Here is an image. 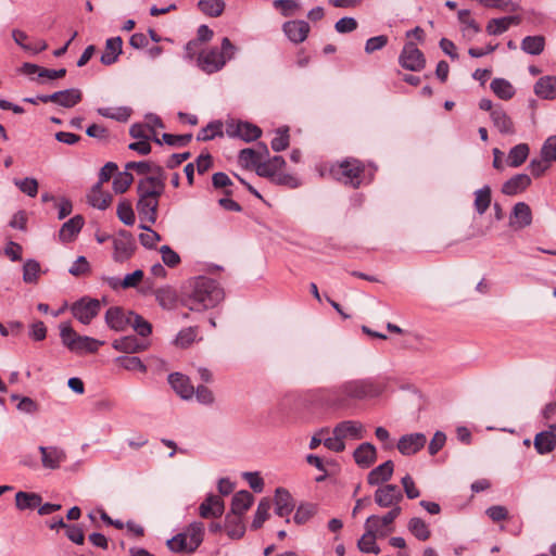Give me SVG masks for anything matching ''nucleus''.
Segmentation results:
<instances>
[{
    "label": "nucleus",
    "instance_id": "11",
    "mask_svg": "<svg viewBox=\"0 0 556 556\" xmlns=\"http://www.w3.org/2000/svg\"><path fill=\"white\" fill-rule=\"evenodd\" d=\"M135 249L136 243L132 237L127 231H121L113 239V260L117 263H124L132 256Z\"/></svg>",
    "mask_w": 556,
    "mask_h": 556
},
{
    "label": "nucleus",
    "instance_id": "27",
    "mask_svg": "<svg viewBox=\"0 0 556 556\" xmlns=\"http://www.w3.org/2000/svg\"><path fill=\"white\" fill-rule=\"evenodd\" d=\"M394 470L392 460H387L374 468L367 476V482L370 485H378L391 479Z\"/></svg>",
    "mask_w": 556,
    "mask_h": 556
},
{
    "label": "nucleus",
    "instance_id": "6",
    "mask_svg": "<svg viewBox=\"0 0 556 556\" xmlns=\"http://www.w3.org/2000/svg\"><path fill=\"white\" fill-rule=\"evenodd\" d=\"M165 189L164 170L161 166H155V175L147 176L138 181V197L160 198Z\"/></svg>",
    "mask_w": 556,
    "mask_h": 556
},
{
    "label": "nucleus",
    "instance_id": "14",
    "mask_svg": "<svg viewBox=\"0 0 556 556\" xmlns=\"http://www.w3.org/2000/svg\"><path fill=\"white\" fill-rule=\"evenodd\" d=\"M427 438L424 433L402 435L397 442V450L402 455H414L425 447Z\"/></svg>",
    "mask_w": 556,
    "mask_h": 556
},
{
    "label": "nucleus",
    "instance_id": "30",
    "mask_svg": "<svg viewBox=\"0 0 556 556\" xmlns=\"http://www.w3.org/2000/svg\"><path fill=\"white\" fill-rule=\"evenodd\" d=\"M275 511L280 517H287L294 508L291 494L286 489H277L275 493Z\"/></svg>",
    "mask_w": 556,
    "mask_h": 556
},
{
    "label": "nucleus",
    "instance_id": "17",
    "mask_svg": "<svg viewBox=\"0 0 556 556\" xmlns=\"http://www.w3.org/2000/svg\"><path fill=\"white\" fill-rule=\"evenodd\" d=\"M225 510L224 501L220 496L208 494L199 506V515L204 518H219Z\"/></svg>",
    "mask_w": 556,
    "mask_h": 556
},
{
    "label": "nucleus",
    "instance_id": "28",
    "mask_svg": "<svg viewBox=\"0 0 556 556\" xmlns=\"http://www.w3.org/2000/svg\"><path fill=\"white\" fill-rule=\"evenodd\" d=\"M520 22L521 17L518 15L492 18L489 21L485 29L489 35L497 36L505 33L510 26L519 25Z\"/></svg>",
    "mask_w": 556,
    "mask_h": 556
},
{
    "label": "nucleus",
    "instance_id": "7",
    "mask_svg": "<svg viewBox=\"0 0 556 556\" xmlns=\"http://www.w3.org/2000/svg\"><path fill=\"white\" fill-rule=\"evenodd\" d=\"M401 507L395 506L382 517L371 515L367 518L364 527L375 530L380 534V538H386L394 531L393 522L401 515Z\"/></svg>",
    "mask_w": 556,
    "mask_h": 556
},
{
    "label": "nucleus",
    "instance_id": "2",
    "mask_svg": "<svg viewBox=\"0 0 556 556\" xmlns=\"http://www.w3.org/2000/svg\"><path fill=\"white\" fill-rule=\"evenodd\" d=\"M225 293L217 281L207 277H198L189 292L181 299L182 305L190 311L203 312L213 308L224 300Z\"/></svg>",
    "mask_w": 556,
    "mask_h": 556
},
{
    "label": "nucleus",
    "instance_id": "44",
    "mask_svg": "<svg viewBox=\"0 0 556 556\" xmlns=\"http://www.w3.org/2000/svg\"><path fill=\"white\" fill-rule=\"evenodd\" d=\"M144 273L137 269L131 274H127L122 280L111 278L110 286L113 288L121 287L123 289L136 288L143 279Z\"/></svg>",
    "mask_w": 556,
    "mask_h": 556
},
{
    "label": "nucleus",
    "instance_id": "47",
    "mask_svg": "<svg viewBox=\"0 0 556 556\" xmlns=\"http://www.w3.org/2000/svg\"><path fill=\"white\" fill-rule=\"evenodd\" d=\"M491 188L484 186L475 192V210L479 215H483L491 204Z\"/></svg>",
    "mask_w": 556,
    "mask_h": 556
},
{
    "label": "nucleus",
    "instance_id": "55",
    "mask_svg": "<svg viewBox=\"0 0 556 556\" xmlns=\"http://www.w3.org/2000/svg\"><path fill=\"white\" fill-rule=\"evenodd\" d=\"M121 367L129 371H140L146 372L147 366L137 356H121L115 361Z\"/></svg>",
    "mask_w": 556,
    "mask_h": 556
},
{
    "label": "nucleus",
    "instance_id": "18",
    "mask_svg": "<svg viewBox=\"0 0 556 556\" xmlns=\"http://www.w3.org/2000/svg\"><path fill=\"white\" fill-rule=\"evenodd\" d=\"M130 313L118 306L110 307L105 313V323L115 331H124L130 325Z\"/></svg>",
    "mask_w": 556,
    "mask_h": 556
},
{
    "label": "nucleus",
    "instance_id": "24",
    "mask_svg": "<svg viewBox=\"0 0 556 556\" xmlns=\"http://www.w3.org/2000/svg\"><path fill=\"white\" fill-rule=\"evenodd\" d=\"M85 224L81 215H76L65 222L59 232L60 240L62 242H71L79 233Z\"/></svg>",
    "mask_w": 556,
    "mask_h": 556
},
{
    "label": "nucleus",
    "instance_id": "53",
    "mask_svg": "<svg viewBox=\"0 0 556 556\" xmlns=\"http://www.w3.org/2000/svg\"><path fill=\"white\" fill-rule=\"evenodd\" d=\"M218 136H223V124L220 122L216 121V122H211L205 127H203L199 131L197 139L199 141H207V140H212Z\"/></svg>",
    "mask_w": 556,
    "mask_h": 556
},
{
    "label": "nucleus",
    "instance_id": "4",
    "mask_svg": "<svg viewBox=\"0 0 556 556\" xmlns=\"http://www.w3.org/2000/svg\"><path fill=\"white\" fill-rule=\"evenodd\" d=\"M364 172V164L356 159H346L330 167V174L336 180L353 188L362 185Z\"/></svg>",
    "mask_w": 556,
    "mask_h": 556
},
{
    "label": "nucleus",
    "instance_id": "16",
    "mask_svg": "<svg viewBox=\"0 0 556 556\" xmlns=\"http://www.w3.org/2000/svg\"><path fill=\"white\" fill-rule=\"evenodd\" d=\"M159 199L152 197H138L137 211L142 222L150 225L155 224L157 219Z\"/></svg>",
    "mask_w": 556,
    "mask_h": 556
},
{
    "label": "nucleus",
    "instance_id": "64",
    "mask_svg": "<svg viewBox=\"0 0 556 556\" xmlns=\"http://www.w3.org/2000/svg\"><path fill=\"white\" fill-rule=\"evenodd\" d=\"M541 156L545 161L555 162L556 161V136H551L544 142L541 149Z\"/></svg>",
    "mask_w": 556,
    "mask_h": 556
},
{
    "label": "nucleus",
    "instance_id": "15",
    "mask_svg": "<svg viewBox=\"0 0 556 556\" xmlns=\"http://www.w3.org/2000/svg\"><path fill=\"white\" fill-rule=\"evenodd\" d=\"M332 433L339 434L343 441L346 439L361 440L365 437V428L361 421L344 420L333 428Z\"/></svg>",
    "mask_w": 556,
    "mask_h": 556
},
{
    "label": "nucleus",
    "instance_id": "25",
    "mask_svg": "<svg viewBox=\"0 0 556 556\" xmlns=\"http://www.w3.org/2000/svg\"><path fill=\"white\" fill-rule=\"evenodd\" d=\"M355 463L362 468H369L377 459L376 447L371 443H362L354 451Z\"/></svg>",
    "mask_w": 556,
    "mask_h": 556
},
{
    "label": "nucleus",
    "instance_id": "32",
    "mask_svg": "<svg viewBox=\"0 0 556 556\" xmlns=\"http://www.w3.org/2000/svg\"><path fill=\"white\" fill-rule=\"evenodd\" d=\"M380 534L370 528H365V533L357 541V547L362 553L378 555L381 549L377 545L376 540Z\"/></svg>",
    "mask_w": 556,
    "mask_h": 556
},
{
    "label": "nucleus",
    "instance_id": "42",
    "mask_svg": "<svg viewBox=\"0 0 556 556\" xmlns=\"http://www.w3.org/2000/svg\"><path fill=\"white\" fill-rule=\"evenodd\" d=\"M545 38L541 35L527 36L521 41V50L531 55H539L544 51Z\"/></svg>",
    "mask_w": 556,
    "mask_h": 556
},
{
    "label": "nucleus",
    "instance_id": "61",
    "mask_svg": "<svg viewBox=\"0 0 556 556\" xmlns=\"http://www.w3.org/2000/svg\"><path fill=\"white\" fill-rule=\"evenodd\" d=\"M317 511V507L314 504H302L298 507L294 514V521L298 525L307 522Z\"/></svg>",
    "mask_w": 556,
    "mask_h": 556
},
{
    "label": "nucleus",
    "instance_id": "23",
    "mask_svg": "<svg viewBox=\"0 0 556 556\" xmlns=\"http://www.w3.org/2000/svg\"><path fill=\"white\" fill-rule=\"evenodd\" d=\"M548 431L539 432L534 437V448L540 455L548 454L556 447V430L552 429Z\"/></svg>",
    "mask_w": 556,
    "mask_h": 556
},
{
    "label": "nucleus",
    "instance_id": "41",
    "mask_svg": "<svg viewBox=\"0 0 556 556\" xmlns=\"http://www.w3.org/2000/svg\"><path fill=\"white\" fill-rule=\"evenodd\" d=\"M286 162L282 156H274L267 161L261 162L257 166V174L262 177H273L277 172L282 169Z\"/></svg>",
    "mask_w": 556,
    "mask_h": 556
},
{
    "label": "nucleus",
    "instance_id": "37",
    "mask_svg": "<svg viewBox=\"0 0 556 556\" xmlns=\"http://www.w3.org/2000/svg\"><path fill=\"white\" fill-rule=\"evenodd\" d=\"M122 38L113 37L106 40L105 49L101 55V62L104 65H111L117 61L118 55L122 53Z\"/></svg>",
    "mask_w": 556,
    "mask_h": 556
},
{
    "label": "nucleus",
    "instance_id": "51",
    "mask_svg": "<svg viewBox=\"0 0 556 556\" xmlns=\"http://www.w3.org/2000/svg\"><path fill=\"white\" fill-rule=\"evenodd\" d=\"M262 162V154L255 149H242L239 153V163L244 167H256Z\"/></svg>",
    "mask_w": 556,
    "mask_h": 556
},
{
    "label": "nucleus",
    "instance_id": "60",
    "mask_svg": "<svg viewBox=\"0 0 556 556\" xmlns=\"http://www.w3.org/2000/svg\"><path fill=\"white\" fill-rule=\"evenodd\" d=\"M273 7L285 17L294 15L300 9L299 0H274Z\"/></svg>",
    "mask_w": 556,
    "mask_h": 556
},
{
    "label": "nucleus",
    "instance_id": "54",
    "mask_svg": "<svg viewBox=\"0 0 556 556\" xmlns=\"http://www.w3.org/2000/svg\"><path fill=\"white\" fill-rule=\"evenodd\" d=\"M116 214L119 220L125 225L132 226L135 224L136 217L132 210V205L129 201H121L117 205Z\"/></svg>",
    "mask_w": 556,
    "mask_h": 556
},
{
    "label": "nucleus",
    "instance_id": "9",
    "mask_svg": "<svg viewBox=\"0 0 556 556\" xmlns=\"http://www.w3.org/2000/svg\"><path fill=\"white\" fill-rule=\"evenodd\" d=\"M226 134L231 138H240L247 142L256 140L261 137L262 130L258 126L248 122H230L226 125Z\"/></svg>",
    "mask_w": 556,
    "mask_h": 556
},
{
    "label": "nucleus",
    "instance_id": "52",
    "mask_svg": "<svg viewBox=\"0 0 556 556\" xmlns=\"http://www.w3.org/2000/svg\"><path fill=\"white\" fill-rule=\"evenodd\" d=\"M269 509H270V501L268 498H263L257 505V509L254 516V519L252 521V529H260L263 523L267 520L269 516Z\"/></svg>",
    "mask_w": 556,
    "mask_h": 556
},
{
    "label": "nucleus",
    "instance_id": "33",
    "mask_svg": "<svg viewBox=\"0 0 556 556\" xmlns=\"http://www.w3.org/2000/svg\"><path fill=\"white\" fill-rule=\"evenodd\" d=\"M253 500V495L249 491L237 492L232 497L229 514L242 517L251 507Z\"/></svg>",
    "mask_w": 556,
    "mask_h": 556
},
{
    "label": "nucleus",
    "instance_id": "34",
    "mask_svg": "<svg viewBox=\"0 0 556 556\" xmlns=\"http://www.w3.org/2000/svg\"><path fill=\"white\" fill-rule=\"evenodd\" d=\"M534 92L542 99H556V77H541L534 85Z\"/></svg>",
    "mask_w": 556,
    "mask_h": 556
},
{
    "label": "nucleus",
    "instance_id": "45",
    "mask_svg": "<svg viewBox=\"0 0 556 556\" xmlns=\"http://www.w3.org/2000/svg\"><path fill=\"white\" fill-rule=\"evenodd\" d=\"M529 146L527 143H519L510 149L507 156V164L510 167H519L525 163L529 155Z\"/></svg>",
    "mask_w": 556,
    "mask_h": 556
},
{
    "label": "nucleus",
    "instance_id": "50",
    "mask_svg": "<svg viewBox=\"0 0 556 556\" xmlns=\"http://www.w3.org/2000/svg\"><path fill=\"white\" fill-rule=\"evenodd\" d=\"M458 20L463 25V31L465 35L473 36L481 30L480 26L471 17L470 11L468 10H460L458 12Z\"/></svg>",
    "mask_w": 556,
    "mask_h": 556
},
{
    "label": "nucleus",
    "instance_id": "48",
    "mask_svg": "<svg viewBox=\"0 0 556 556\" xmlns=\"http://www.w3.org/2000/svg\"><path fill=\"white\" fill-rule=\"evenodd\" d=\"M97 112L106 118H112L118 122H126L131 114V110L126 106L122 108H99Z\"/></svg>",
    "mask_w": 556,
    "mask_h": 556
},
{
    "label": "nucleus",
    "instance_id": "1",
    "mask_svg": "<svg viewBox=\"0 0 556 556\" xmlns=\"http://www.w3.org/2000/svg\"><path fill=\"white\" fill-rule=\"evenodd\" d=\"M387 388V378L352 379L333 389L320 391L318 400L323 405L332 409H349L355 407L358 402L380 397Z\"/></svg>",
    "mask_w": 556,
    "mask_h": 556
},
{
    "label": "nucleus",
    "instance_id": "20",
    "mask_svg": "<svg viewBox=\"0 0 556 556\" xmlns=\"http://www.w3.org/2000/svg\"><path fill=\"white\" fill-rule=\"evenodd\" d=\"M168 382L181 399L189 400L194 395V388L187 376L179 372L170 374Z\"/></svg>",
    "mask_w": 556,
    "mask_h": 556
},
{
    "label": "nucleus",
    "instance_id": "63",
    "mask_svg": "<svg viewBox=\"0 0 556 556\" xmlns=\"http://www.w3.org/2000/svg\"><path fill=\"white\" fill-rule=\"evenodd\" d=\"M40 273V265L37 261L28 260L24 264L23 279L27 283H34L37 281Z\"/></svg>",
    "mask_w": 556,
    "mask_h": 556
},
{
    "label": "nucleus",
    "instance_id": "39",
    "mask_svg": "<svg viewBox=\"0 0 556 556\" xmlns=\"http://www.w3.org/2000/svg\"><path fill=\"white\" fill-rule=\"evenodd\" d=\"M225 530L230 539H240L245 532L242 517L227 514L225 518Z\"/></svg>",
    "mask_w": 556,
    "mask_h": 556
},
{
    "label": "nucleus",
    "instance_id": "21",
    "mask_svg": "<svg viewBox=\"0 0 556 556\" xmlns=\"http://www.w3.org/2000/svg\"><path fill=\"white\" fill-rule=\"evenodd\" d=\"M532 223V212L530 206L525 202H518L513 208L510 217V226L514 229H522Z\"/></svg>",
    "mask_w": 556,
    "mask_h": 556
},
{
    "label": "nucleus",
    "instance_id": "57",
    "mask_svg": "<svg viewBox=\"0 0 556 556\" xmlns=\"http://www.w3.org/2000/svg\"><path fill=\"white\" fill-rule=\"evenodd\" d=\"M132 181L134 177L127 172V169L125 172L117 173L113 178V190L115 193H124L131 186Z\"/></svg>",
    "mask_w": 556,
    "mask_h": 556
},
{
    "label": "nucleus",
    "instance_id": "38",
    "mask_svg": "<svg viewBox=\"0 0 556 556\" xmlns=\"http://www.w3.org/2000/svg\"><path fill=\"white\" fill-rule=\"evenodd\" d=\"M190 543V551L194 552L203 542L204 539V525L200 521L190 523L184 531Z\"/></svg>",
    "mask_w": 556,
    "mask_h": 556
},
{
    "label": "nucleus",
    "instance_id": "36",
    "mask_svg": "<svg viewBox=\"0 0 556 556\" xmlns=\"http://www.w3.org/2000/svg\"><path fill=\"white\" fill-rule=\"evenodd\" d=\"M55 104L71 109L78 104L83 99V93L77 88L65 89L55 92Z\"/></svg>",
    "mask_w": 556,
    "mask_h": 556
},
{
    "label": "nucleus",
    "instance_id": "12",
    "mask_svg": "<svg viewBox=\"0 0 556 556\" xmlns=\"http://www.w3.org/2000/svg\"><path fill=\"white\" fill-rule=\"evenodd\" d=\"M403 494L397 485L384 484L375 492V502L380 507H392L399 506L397 504L402 501Z\"/></svg>",
    "mask_w": 556,
    "mask_h": 556
},
{
    "label": "nucleus",
    "instance_id": "43",
    "mask_svg": "<svg viewBox=\"0 0 556 556\" xmlns=\"http://www.w3.org/2000/svg\"><path fill=\"white\" fill-rule=\"evenodd\" d=\"M490 88L502 100H510L516 92L514 86L504 78H494Z\"/></svg>",
    "mask_w": 556,
    "mask_h": 556
},
{
    "label": "nucleus",
    "instance_id": "13",
    "mask_svg": "<svg viewBox=\"0 0 556 556\" xmlns=\"http://www.w3.org/2000/svg\"><path fill=\"white\" fill-rule=\"evenodd\" d=\"M41 464L45 468L55 470L66 460V452L59 446H39Z\"/></svg>",
    "mask_w": 556,
    "mask_h": 556
},
{
    "label": "nucleus",
    "instance_id": "35",
    "mask_svg": "<svg viewBox=\"0 0 556 556\" xmlns=\"http://www.w3.org/2000/svg\"><path fill=\"white\" fill-rule=\"evenodd\" d=\"M155 299L159 305L164 309H174L178 302V294L176 290L169 286L162 287L155 290Z\"/></svg>",
    "mask_w": 556,
    "mask_h": 556
},
{
    "label": "nucleus",
    "instance_id": "26",
    "mask_svg": "<svg viewBox=\"0 0 556 556\" xmlns=\"http://www.w3.org/2000/svg\"><path fill=\"white\" fill-rule=\"evenodd\" d=\"M531 185V178L526 174H517L504 182L502 192L506 195H516Z\"/></svg>",
    "mask_w": 556,
    "mask_h": 556
},
{
    "label": "nucleus",
    "instance_id": "10",
    "mask_svg": "<svg viewBox=\"0 0 556 556\" xmlns=\"http://www.w3.org/2000/svg\"><path fill=\"white\" fill-rule=\"evenodd\" d=\"M100 306L98 300L84 298L75 302L71 311L77 320L84 325H88L99 314Z\"/></svg>",
    "mask_w": 556,
    "mask_h": 556
},
{
    "label": "nucleus",
    "instance_id": "29",
    "mask_svg": "<svg viewBox=\"0 0 556 556\" xmlns=\"http://www.w3.org/2000/svg\"><path fill=\"white\" fill-rule=\"evenodd\" d=\"M491 119L500 132L505 135L515 132L514 123L503 108L495 106L491 112Z\"/></svg>",
    "mask_w": 556,
    "mask_h": 556
},
{
    "label": "nucleus",
    "instance_id": "62",
    "mask_svg": "<svg viewBox=\"0 0 556 556\" xmlns=\"http://www.w3.org/2000/svg\"><path fill=\"white\" fill-rule=\"evenodd\" d=\"M14 185L28 197L35 198L38 193V181L35 178L14 179Z\"/></svg>",
    "mask_w": 556,
    "mask_h": 556
},
{
    "label": "nucleus",
    "instance_id": "59",
    "mask_svg": "<svg viewBox=\"0 0 556 556\" xmlns=\"http://www.w3.org/2000/svg\"><path fill=\"white\" fill-rule=\"evenodd\" d=\"M198 337V327H188L180 330L175 339V344L179 348H188Z\"/></svg>",
    "mask_w": 556,
    "mask_h": 556
},
{
    "label": "nucleus",
    "instance_id": "56",
    "mask_svg": "<svg viewBox=\"0 0 556 556\" xmlns=\"http://www.w3.org/2000/svg\"><path fill=\"white\" fill-rule=\"evenodd\" d=\"M167 547L174 553H192L190 551V543L187 534L184 532L178 533L166 542Z\"/></svg>",
    "mask_w": 556,
    "mask_h": 556
},
{
    "label": "nucleus",
    "instance_id": "3",
    "mask_svg": "<svg viewBox=\"0 0 556 556\" xmlns=\"http://www.w3.org/2000/svg\"><path fill=\"white\" fill-rule=\"evenodd\" d=\"M235 53L236 47L225 37L222 40L220 51L216 47L202 50L198 55L197 63L204 73L213 74L220 71Z\"/></svg>",
    "mask_w": 556,
    "mask_h": 556
},
{
    "label": "nucleus",
    "instance_id": "22",
    "mask_svg": "<svg viewBox=\"0 0 556 556\" xmlns=\"http://www.w3.org/2000/svg\"><path fill=\"white\" fill-rule=\"evenodd\" d=\"M113 197L102 189V185L96 184L87 195L88 203L98 210L104 211L112 203Z\"/></svg>",
    "mask_w": 556,
    "mask_h": 556
},
{
    "label": "nucleus",
    "instance_id": "31",
    "mask_svg": "<svg viewBox=\"0 0 556 556\" xmlns=\"http://www.w3.org/2000/svg\"><path fill=\"white\" fill-rule=\"evenodd\" d=\"M113 348L116 351L132 354L144 351L148 349V344L143 341L138 340L135 336H128L115 340L113 342Z\"/></svg>",
    "mask_w": 556,
    "mask_h": 556
},
{
    "label": "nucleus",
    "instance_id": "40",
    "mask_svg": "<svg viewBox=\"0 0 556 556\" xmlns=\"http://www.w3.org/2000/svg\"><path fill=\"white\" fill-rule=\"evenodd\" d=\"M41 496L37 493L20 491L15 494V505L20 510L34 509L41 504Z\"/></svg>",
    "mask_w": 556,
    "mask_h": 556
},
{
    "label": "nucleus",
    "instance_id": "58",
    "mask_svg": "<svg viewBox=\"0 0 556 556\" xmlns=\"http://www.w3.org/2000/svg\"><path fill=\"white\" fill-rule=\"evenodd\" d=\"M129 326H131L135 329V331L143 338L150 336L152 332L151 324L143 319V317L135 313H130Z\"/></svg>",
    "mask_w": 556,
    "mask_h": 556
},
{
    "label": "nucleus",
    "instance_id": "5",
    "mask_svg": "<svg viewBox=\"0 0 556 556\" xmlns=\"http://www.w3.org/2000/svg\"><path fill=\"white\" fill-rule=\"evenodd\" d=\"M60 336L63 344L75 353H94L103 344L102 341L78 334L70 325L66 324L61 325Z\"/></svg>",
    "mask_w": 556,
    "mask_h": 556
},
{
    "label": "nucleus",
    "instance_id": "8",
    "mask_svg": "<svg viewBox=\"0 0 556 556\" xmlns=\"http://www.w3.org/2000/svg\"><path fill=\"white\" fill-rule=\"evenodd\" d=\"M400 65L408 71L419 72L426 65L424 53L412 41L404 45L402 52L399 56Z\"/></svg>",
    "mask_w": 556,
    "mask_h": 556
},
{
    "label": "nucleus",
    "instance_id": "19",
    "mask_svg": "<svg viewBox=\"0 0 556 556\" xmlns=\"http://www.w3.org/2000/svg\"><path fill=\"white\" fill-rule=\"evenodd\" d=\"M282 30L290 41L301 43L308 36L309 25L305 21H289L282 25Z\"/></svg>",
    "mask_w": 556,
    "mask_h": 556
},
{
    "label": "nucleus",
    "instance_id": "49",
    "mask_svg": "<svg viewBox=\"0 0 556 556\" xmlns=\"http://www.w3.org/2000/svg\"><path fill=\"white\" fill-rule=\"evenodd\" d=\"M199 9L206 15L217 17L225 10V2L223 0H200Z\"/></svg>",
    "mask_w": 556,
    "mask_h": 556
},
{
    "label": "nucleus",
    "instance_id": "46",
    "mask_svg": "<svg viewBox=\"0 0 556 556\" xmlns=\"http://www.w3.org/2000/svg\"><path fill=\"white\" fill-rule=\"evenodd\" d=\"M407 528L409 532L419 541H427L430 535L428 525L420 518L414 517L408 521Z\"/></svg>",
    "mask_w": 556,
    "mask_h": 556
}]
</instances>
